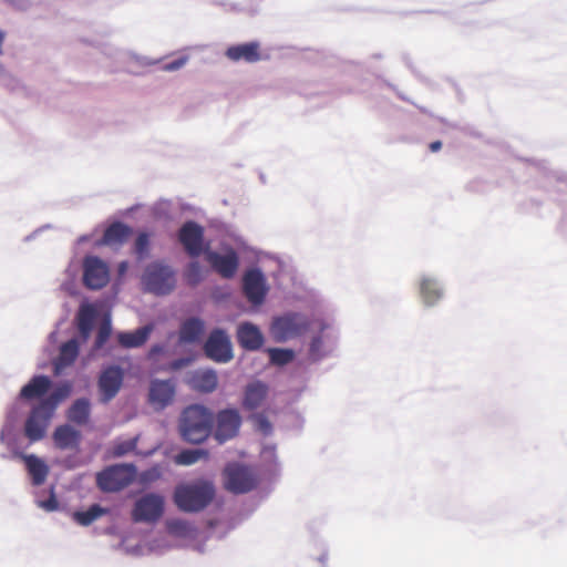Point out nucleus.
Here are the masks:
<instances>
[{
  "label": "nucleus",
  "mask_w": 567,
  "mask_h": 567,
  "mask_svg": "<svg viewBox=\"0 0 567 567\" xmlns=\"http://www.w3.org/2000/svg\"><path fill=\"white\" fill-rule=\"evenodd\" d=\"M270 362L275 365H285L292 361L295 353L290 349L269 348L267 350Z\"/></svg>",
  "instance_id": "37"
},
{
  "label": "nucleus",
  "mask_w": 567,
  "mask_h": 567,
  "mask_svg": "<svg viewBox=\"0 0 567 567\" xmlns=\"http://www.w3.org/2000/svg\"><path fill=\"white\" fill-rule=\"evenodd\" d=\"M441 147H442V142L441 141H434V142H432L429 145L430 151L433 152V153L440 151Z\"/></svg>",
  "instance_id": "54"
},
{
  "label": "nucleus",
  "mask_w": 567,
  "mask_h": 567,
  "mask_svg": "<svg viewBox=\"0 0 567 567\" xmlns=\"http://www.w3.org/2000/svg\"><path fill=\"white\" fill-rule=\"evenodd\" d=\"M91 414V403L86 398L76 399L66 412V417L70 422L76 425H84L87 423Z\"/></svg>",
  "instance_id": "27"
},
{
  "label": "nucleus",
  "mask_w": 567,
  "mask_h": 567,
  "mask_svg": "<svg viewBox=\"0 0 567 567\" xmlns=\"http://www.w3.org/2000/svg\"><path fill=\"white\" fill-rule=\"evenodd\" d=\"M187 61H188V55H182L171 62L165 63L162 66V70L166 71V72L177 71V70L182 69L187 63Z\"/></svg>",
  "instance_id": "44"
},
{
  "label": "nucleus",
  "mask_w": 567,
  "mask_h": 567,
  "mask_svg": "<svg viewBox=\"0 0 567 567\" xmlns=\"http://www.w3.org/2000/svg\"><path fill=\"white\" fill-rule=\"evenodd\" d=\"M168 532L178 537H190L195 533V527L184 519H172L167 523Z\"/></svg>",
  "instance_id": "35"
},
{
  "label": "nucleus",
  "mask_w": 567,
  "mask_h": 567,
  "mask_svg": "<svg viewBox=\"0 0 567 567\" xmlns=\"http://www.w3.org/2000/svg\"><path fill=\"white\" fill-rule=\"evenodd\" d=\"M186 280L189 285H197L199 284L204 278V269L199 265L198 261H190L186 272H185Z\"/></svg>",
  "instance_id": "39"
},
{
  "label": "nucleus",
  "mask_w": 567,
  "mask_h": 567,
  "mask_svg": "<svg viewBox=\"0 0 567 567\" xmlns=\"http://www.w3.org/2000/svg\"><path fill=\"white\" fill-rule=\"evenodd\" d=\"M103 53L112 59L115 60L121 65H126L128 68V64L134 62L138 65H152L156 63V61L148 59L147 56L138 55L131 51L120 50L111 45H106L103 49Z\"/></svg>",
  "instance_id": "26"
},
{
  "label": "nucleus",
  "mask_w": 567,
  "mask_h": 567,
  "mask_svg": "<svg viewBox=\"0 0 567 567\" xmlns=\"http://www.w3.org/2000/svg\"><path fill=\"white\" fill-rule=\"evenodd\" d=\"M175 395V384L172 380L155 379L150 384L148 400L158 409L171 404Z\"/></svg>",
  "instance_id": "14"
},
{
  "label": "nucleus",
  "mask_w": 567,
  "mask_h": 567,
  "mask_svg": "<svg viewBox=\"0 0 567 567\" xmlns=\"http://www.w3.org/2000/svg\"><path fill=\"white\" fill-rule=\"evenodd\" d=\"M51 226L50 225H45V226H42L40 228H38L37 230H34L33 233H31L30 235H28L25 238H24V241H30L32 239H34L37 237L38 234H40L43 229H48L50 228Z\"/></svg>",
  "instance_id": "52"
},
{
  "label": "nucleus",
  "mask_w": 567,
  "mask_h": 567,
  "mask_svg": "<svg viewBox=\"0 0 567 567\" xmlns=\"http://www.w3.org/2000/svg\"><path fill=\"white\" fill-rule=\"evenodd\" d=\"M238 266L239 257L234 249H228L225 254L215 252V272L223 278L231 279L235 277Z\"/></svg>",
  "instance_id": "23"
},
{
  "label": "nucleus",
  "mask_w": 567,
  "mask_h": 567,
  "mask_svg": "<svg viewBox=\"0 0 567 567\" xmlns=\"http://www.w3.org/2000/svg\"><path fill=\"white\" fill-rule=\"evenodd\" d=\"M134 464H114L96 474V485L102 492H118L128 486L135 478Z\"/></svg>",
  "instance_id": "4"
},
{
  "label": "nucleus",
  "mask_w": 567,
  "mask_h": 567,
  "mask_svg": "<svg viewBox=\"0 0 567 567\" xmlns=\"http://www.w3.org/2000/svg\"><path fill=\"white\" fill-rule=\"evenodd\" d=\"M112 334V322L110 318L104 319L99 326L97 333L92 347L94 352L100 351Z\"/></svg>",
  "instance_id": "36"
},
{
  "label": "nucleus",
  "mask_w": 567,
  "mask_h": 567,
  "mask_svg": "<svg viewBox=\"0 0 567 567\" xmlns=\"http://www.w3.org/2000/svg\"><path fill=\"white\" fill-rule=\"evenodd\" d=\"M213 501V482L196 481L181 484L174 492V503L185 513H196L204 509Z\"/></svg>",
  "instance_id": "3"
},
{
  "label": "nucleus",
  "mask_w": 567,
  "mask_h": 567,
  "mask_svg": "<svg viewBox=\"0 0 567 567\" xmlns=\"http://www.w3.org/2000/svg\"><path fill=\"white\" fill-rule=\"evenodd\" d=\"M194 361H195V355H187V357L178 358L176 360H173L169 363V369L172 371H178L185 367L190 365Z\"/></svg>",
  "instance_id": "46"
},
{
  "label": "nucleus",
  "mask_w": 567,
  "mask_h": 567,
  "mask_svg": "<svg viewBox=\"0 0 567 567\" xmlns=\"http://www.w3.org/2000/svg\"><path fill=\"white\" fill-rule=\"evenodd\" d=\"M237 340L241 348L249 351L259 350L264 344V336L260 329L250 322L239 324Z\"/></svg>",
  "instance_id": "17"
},
{
  "label": "nucleus",
  "mask_w": 567,
  "mask_h": 567,
  "mask_svg": "<svg viewBox=\"0 0 567 567\" xmlns=\"http://www.w3.org/2000/svg\"><path fill=\"white\" fill-rule=\"evenodd\" d=\"M38 507L44 509L45 512H54L59 507V503L56 501L53 488L50 489V496L48 499H37Z\"/></svg>",
  "instance_id": "43"
},
{
  "label": "nucleus",
  "mask_w": 567,
  "mask_h": 567,
  "mask_svg": "<svg viewBox=\"0 0 567 567\" xmlns=\"http://www.w3.org/2000/svg\"><path fill=\"white\" fill-rule=\"evenodd\" d=\"M154 330V324H145L134 331H118L116 339L120 346L125 349L140 348L146 343Z\"/></svg>",
  "instance_id": "19"
},
{
  "label": "nucleus",
  "mask_w": 567,
  "mask_h": 567,
  "mask_svg": "<svg viewBox=\"0 0 567 567\" xmlns=\"http://www.w3.org/2000/svg\"><path fill=\"white\" fill-rule=\"evenodd\" d=\"M208 455L209 452L205 449H186L174 456V463L182 466H189L208 457Z\"/></svg>",
  "instance_id": "33"
},
{
  "label": "nucleus",
  "mask_w": 567,
  "mask_h": 567,
  "mask_svg": "<svg viewBox=\"0 0 567 567\" xmlns=\"http://www.w3.org/2000/svg\"><path fill=\"white\" fill-rule=\"evenodd\" d=\"M269 392V386L262 381H254L246 385L241 405L247 411L257 410L262 405Z\"/></svg>",
  "instance_id": "16"
},
{
  "label": "nucleus",
  "mask_w": 567,
  "mask_h": 567,
  "mask_svg": "<svg viewBox=\"0 0 567 567\" xmlns=\"http://www.w3.org/2000/svg\"><path fill=\"white\" fill-rule=\"evenodd\" d=\"M81 343L83 342L74 337L60 347L59 355L53 362L55 373H60L76 360Z\"/></svg>",
  "instance_id": "22"
},
{
  "label": "nucleus",
  "mask_w": 567,
  "mask_h": 567,
  "mask_svg": "<svg viewBox=\"0 0 567 567\" xmlns=\"http://www.w3.org/2000/svg\"><path fill=\"white\" fill-rule=\"evenodd\" d=\"M130 234L131 228L128 226L121 221H115L105 229L101 244L109 246L122 244L126 240Z\"/></svg>",
  "instance_id": "29"
},
{
  "label": "nucleus",
  "mask_w": 567,
  "mask_h": 567,
  "mask_svg": "<svg viewBox=\"0 0 567 567\" xmlns=\"http://www.w3.org/2000/svg\"><path fill=\"white\" fill-rule=\"evenodd\" d=\"M124 373L121 367L110 365L104 369L99 378L97 385L101 392V402L107 403L116 396L122 384Z\"/></svg>",
  "instance_id": "12"
},
{
  "label": "nucleus",
  "mask_w": 567,
  "mask_h": 567,
  "mask_svg": "<svg viewBox=\"0 0 567 567\" xmlns=\"http://www.w3.org/2000/svg\"><path fill=\"white\" fill-rule=\"evenodd\" d=\"M87 240H89V236H87V235H83V236H81V237L78 239V243H79V244H83V243H85V241H87Z\"/></svg>",
  "instance_id": "57"
},
{
  "label": "nucleus",
  "mask_w": 567,
  "mask_h": 567,
  "mask_svg": "<svg viewBox=\"0 0 567 567\" xmlns=\"http://www.w3.org/2000/svg\"><path fill=\"white\" fill-rule=\"evenodd\" d=\"M53 414L39 403L33 406L24 423V435L35 443L44 439Z\"/></svg>",
  "instance_id": "9"
},
{
  "label": "nucleus",
  "mask_w": 567,
  "mask_h": 567,
  "mask_svg": "<svg viewBox=\"0 0 567 567\" xmlns=\"http://www.w3.org/2000/svg\"><path fill=\"white\" fill-rule=\"evenodd\" d=\"M110 281V269L104 260L89 255L83 259V284L90 290H100Z\"/></svg>",
  "instance_id": "7"
},
{
  "label": "nucleus",
  "mask_w": 567,
  "mask_h": 567,
  "mask_svg": "<svg viewBox=\"0 0 567 567\" xmlns=\"http://www.w3.org/2000/svg\"><path fill=\"white\" fill-rule=\"evenodd\" d=\"M178 239L190 257L203 252L204 229L196 221L188 220L179 229Z\"/></svg>",
  "instance_id": "13"
},
{
  "label": "nucleus",
  "mask_w": 567,
  "mask_h": 567,
  "mask_svg": "<svg viewBox=\"0 0 567 567\" xmlns=\"http://www.w3.org/2000/svg\"><path fill=\"white\" fill-rule=\"evenodd\" d=\"M308 329L309 321L307 318L300 313L291 312L275 318L270 331L277 342H285L303 334Z\"/></svg>",
  "instance_id": "6"
},
{
  "label": "nucleus",
  "mask_w": 567,
  "mask_h": 567,
  "mask_svg": "<svg viewBox=\"0 0 567 567\" xmlns=\"http://www.w3.org/2000/svg\"><path fill=\"white\" fill-rule=\"evenodd\" d=\"M213 414L199 404L185 408L178 420L181 437L190 444L204 442L212 432Z\"/></svg>",
  "instance_id": "1"
},
{
  "label": "nucleus",
  "mask_w": 567,
  "mask_h": 567,
  "mask_svg": "<svg viewBox=\"0 0 567 567\" xmlns=\"http://www.w3.org/2000/svg\"><path fill=\"white\" fill-rule=\"evenodd\" d=\"M71 390L72 386L69 382L61 383L47 398L42 399L39 404L54 415L58 405L70 395Z\"/></svg>",
  "instance_id": "28"
},
{
  "label": "nucleus",
  "mask_w": 567,
  "mask_h": 567,
  "mask_svg": "<svg viewBox=\"0 0 567 567\" xmlns=\"http://www.w3.org/2000/svg\"><path fill=\"white\" fill-rule=\"evenodd\" d=\"M252 421L255 423L256 429L261 432L264 435H269L272 432V425L264 414H254Z\"/></svg>",
  "instance_id": "40"
},
{
  "label": "nucleus",
  "mask_w": 567,
  "mask_h": 567,
  "mask_svg": "<svg viewBox=\"0 0 567 567\" xmlns=\"http://www.w3.org/2000/svg\"><path fill=\"white\" fill-rule=\"evenodd\" d=\"M189 386L199 392L213 391V369L196 370L187 378Z\"/></svg>",
  "instance_id": "30"
},
{
  "label": "nucleus",
  "mask_w": 567,
  "mask_h": 567,
  "mask_svg": "<svg viewBox=\"0 0 567 567\" xmlns=\"http://www.w3.org/2000/svg\"><path fill=\"white\" fill-rule=\"evenodd\" d=\"M231 358L233 349L230 341L221 330L215 329V362H228Z\"/></svg>",
  "instance_id": "31"
},
{
  "label": "nucleus",
  "mask_w": 567,
  "mask_h": 567,
  "mask_svg": "<svg viewBox=\"0 0 567 567\" xmlns=\"http://www.w3.org/2000/svg\"><path fill=\"white\" fill-rule=\"evenodd\" d=\"M225 488L235 494H245L258 485V476L252 467L233 463L224 471Z\"/></svg>",
  "instance_id": "5"
},
{
  "label": "nucleus",
  "mask_w": 567,
  "mask_h": 567,
  "mask_svg": "<svg viewBox=\"0 0 567 567\" xmlns=\"http://www.w3.org/2000/svg\"><path fill=\"white\" fill-rule=\"evenodd\" d=\"M321 344H322V339L321 337H315L311 341V344H310V352L311 354L316 355L320 348H321Z\"/></svg>",
  "instance_id": "49"
},
{
  "label": "nucleus",
  "mask_w": 567,
  "mask_h": 567,
  "mask_svg": "<svg viewBox=\"0 0 567 567\" xmlns=\"http://www.w3.org/2000/svg\"><path fill=\"white\" fill-rule=\"evenodd\" d=\"M97 317L95 307L91 303H83L80 306L75 323L78 329V337L82 342H86L94 328V323Z\"/></svg>",
  "instance_id": "15"
},
{
  "label": "nucleus",
  "mask_w": 567,
  "mask_h": 567,
  "mask_svg": "<svg viewBox=\"0 0 567 567\" xmlns=\"http://www.w3.org/2000/svg\"><path fill=\"white\" fill-rule=\"evenodd\" d=\"M118 268H120V272H124L127 268V264L125 261H123L120 264Z\"/></svg>",
  "instance_id": "58"
},
{
  "label": "nucleus",
  "mask_w": 567,
  "mask_h": 567,
  "mask_svg": "<svg viewBox=\"0 0 567 567\" xmlns=\"http://www.w3.org/2000/svg\"><path fill=\"white\" fill-rule=\"evenodd\" d=\"M241 425V416L236 409L219 411L215 416V440L224 443L237 436Z\"/></svg>",
  "instance_id": "10"
},
{
  "label": "nucleus",
  "mask_w": 567,
  "mask_h": 567,
  "mask_svg": "<svg viewBox=\"0 0 567 567\" xmlns=\"http://www.w3.org/2000/svg\"><path fill=\"white\" fill-rule=\"evenodd\" d=\"M21 461L24 463L25 471L32 485L41 486L44 484L50 472V467L47 462L35 454H27Z\"/></svg>",
  "instance_id": "18"
},
{
  "label": "nucleus",
  "mask_w": 567,
  "mask_h": 567,
  "mask_svg": "<svg viewBox=\"0 0 567 567\" xmlns=\"http://www.w3.org/2000/svg\"><path fill=\"white\" fill-rule=\"evenodd\" d=\"M420 292L423 301L429 306L435 303L442 297L437 282L431 278H423L421 280Z\"/></svg>",
  "instance_id": "34"
},
{
  "label": "nucleus",
  "mask_w": 567,
  "mask_h": 567,
  "mask_svg": "<svg viewBox=\"0 0 567 567\" xmlns=\"http://www.w3.org/2000/svg\"><path fill=\"white\" fill-rule=\"evenodd\" d=\"M107 508L102 507L99 504H92L85 511H76L73 514V519L81 526H89L94 520L107 513Z\"/></svg>",
  "instance_id": "32"
},
{
  "label": "nucleus",
  "mask_w": 567,
  "mask_h": 567,
  "mask_svg": "<svg viewBox=\"0 0 567 567\" xmlns=\"http://www.w3.org/2000/svg\"><path fill=\"white\" fill-rule=\"evenodd\" d=\"M7 1L20 9H25L32 2V0H7Z\"/></svg>",
  "instance_id": "50"
},
{
  "label": "nucleus",
  "mask_w": 567,
  "mask_h": 567,
  "mask_svg": "<svg viewBox=\"0 0 567 567\" xmlns=\"http://www.w3.org/2000/svg\"><path fill=\"white\" fill-rule=\"evenodd\" d=\"M14 436L17 435L14 433L13 419L11 416H8L7 421L4 422L0 430V444L13 439Z\"/></svg>",
  "instance_id": "42"
},
{
  "label": "nucleus",
  "mask_w": 567,
  "mask_h": 567,
  "mask_svg": "<svg viewBox=\"0 0 567 567\" xmlns=\"http://www.w3.org/2000/svg\"><path fill=\"white\" fill-rule=\"evenodd\" d=\"M52 381L48 375L37 374L23 385L19 392L20 400H34L42 398L50 390Z\"/></svg>",
  "instance_id": "21"
},
{
  "label": "nucleus",
  "mask_w": 567,
  "mask_h": 567,
  "mask_svg": "<svg viewBox=\"0 0 567 567\" xmlns=\"http://www.w3.org/2000/svg\"><path fill=\"white\" fill-rule=\"evenodd\" d=\"M141 285L144 292L167 296L176 288L177 271L163 260L152 261L144 268Z\"/></svg>",
  "instance_id": "2"
},
{
  "label": "nucleus",
  "mask_w": 567,
  "mask_h": 567,
  "mask_svg": "<svg viewBox=\"0 0 567 567\" xmlns=\"http://www.w3.org/2000/svg\"><path fill=\"white\" fill-rule=\"evenodd\" d=\"M150 238L146 233H141L135 240V252L142 259L148 251Z\"/></svg>",
  "instance_id": "41"
},
{
  "label": "nucleus",
  "mask_w": 567,
  "mask_h": 567,
  "mask_svg": "<svg viewBox=\"0 0 567 567\" xmlns=\"http://www.w3.org/2000/svg\"><path fill=\"white\" fill-rule=\"evenodd\" d=\"M226 56L235 62L255 63L261 60L260 45L258 42L233 45L227 49Z\"/></svg>",
  "instance_id": "20"
},
{
  "label": "nucleus",
  "mask_w": 567,
  "mask_h": 567,
  "mask_svg": "<svg viewBox=\"0 0 567 567\" xmlns=\"http://www.w3.org/2000/svg\"><path fill=\"white\" fill-rule=\"evenodd\" d=\"M2 445L10 452H12V455L13 456H18L19 460H22L23 456H25L27 454L23 453L20 449V445L18 443V439L17 436H14L13 439L11 440H8L7 442L2 443Z\"/></svg>",
  "instance_id": "45"
},
{
  "label": "nucleus",
  "mask_w": 567,
  "mask_h": 567,
  "mask_svg": "<svg viewBox=\"0 0 567 567\" xmlns=\"http://www.w3.org/2000/svg\"><path fill=\"white\" fill-rule=\"evenodd\" d=\"M243 291L252 305H261L268 292L266 277L258 268L249 269L243 277Z\"/></svg>",
  "instance_id": "11"
},
{
  "label": "nucleus",
  "mask_w": 567,
  "mask_h": 567,
  "mask_svg": "<svg viewBox=\"0 0 567 567\" xmlns=\"http://www.w3.org/2000/svg\"><path fill=\"white\" fill-rule=\"evenodd\" d=\"M204 352L208 359L213 360V332L206 338L204 343Z\"/></svg>",
  "instance_id": "48"
},
{
  "label": "nucleus",
  "mask_w": 567,
  "mask_h": 567,
  "mask_svg": "<svg viewBox=\"0 0 567 567\" xmlns=\"http://www.w3.org/2000/svg\"><path fill=\"white\" fill-rule=\"evenodd\" d=\"M61 289L64 290L65 292H68L69 295H74L75 293L74 284L70 282V281H66V282L62 284L61 285Z\"/></svg>",
  "instance_id": "51"
},
{
  "label": "nucleus",
  "mask_w": 567,
  "mask_h": 567,
  "mask_svg": "<svg viewBox=\"0 0 567 567\" xmlns=\"http://www.w3.org/2000/svg\"><path fill=\"white\" fill-rule=\"evenodd\" d=\"M137 442H138V436H134L128 440L115 441L113 444V447H112L113 456L122 457V456L128 454L130 452H133L137 446Z\"/></svg>",
  "instance_id": "38"
},
{
  "label": "nucleus",
  "mask_w": 567,
  "mask_h": 567,
  "mask_svg": "<svg viewBox=\"0 0 567 567\" xmlns=\"http://www.w3.org/2000/svg\"><path fill=\"white\" fill-rule=\"evenodd\" d=\"M163 511V497L157 494L150 493L135 502L132 517L136 523H152L156 522L162 516Z\"/></svg>",
  "instance_id": "8"
},
{
  "label": "nucleus",
  "mask_w": 567,
  "mask_h": 567,
  "mask_svg": "<svg viewBox=\"0 0 567 567\" xmlns=\"http://www.w3.org/2000/svg\"><path fill=\"white\" fill-rule=\"evenodd\" d=\"M165 351V346L162 344V343H155L153 344L150 350H148V358L150 359H155L157 358L158 355L163 354Z\"/></svg>",
  "instance_id": "47"
},
{
  "label": "nucleus",
  "mask_w": 567,
  "mask_h": 567,
  "mask_svg": "<svg viewBox=\"0 0 567 567\" xmlns=\"http://www.w3.org/2000/svg\"><path fill=\"white\" fill-rule=\"evenodd\" d=\"M204 321L197 317L186 319L179 328L178 343L190 344L197 342L204 333Z\"/></svg>",
  "instance_id": "24"
},
{
  "label": "nucleus",
  "mask_w": 567,
  "mask_h": 567,
  "mask_svg": "<svg viewBox=\"0 0 567 567\" xmlns=\"http://www.w3.org/2000/svg\"><path fill=\"white\" fill-rule=\"evenodd\" d=\"M0 458H1L2 461H10V460H16V458H18V456H13V455H12V452H10V451H8V450H7L6 452H1V453H0Z\"/></svg>",
  "instance_id": "53"
},
{
  "label": "nucleus",
  "mask_w": 567,
  "mask_h": 567,
  "mask_svg": "<svg viewBox=\"0 0 567 567\" xmlns=\"http://www.w3.org/2000/svg\"><path fill=\"white\" fill-rule=\"evenodd\" d=\"M205 257L213 265V251L206 250L205 251Z\"/></svg>",
  "instance_id": "56"
},
{
  "label": "nucleus",
  "mask_w": 567,
  "mask_h": 567,
  "mask_svg": "<svg viewBox=\"0 0 567 567\" xmlns=\"http://www.w3.org/2000/svg\"><path fill=\"white\" fill-rule=\"evenodd\" d=\"M52 439L58 449L69 450L79 445L81 433L71 425L63 424L55 427Z\"/></svg>",
  "instance_id": "25"
},
{
  "label": "nucleus",
  "mask_w": 567,
  "mask_h": 567,
  "mask_svg": "<svg viewBox=\"0 0 567 567\" xmlns=\"http://www.w3.org/2000/svg\"><path fill=\"white\" fill-rule=\"evenodd\" d=\"M6 39V32L0 29V56L3 54V42Z\"/></svg>",
  "instance_id": "55"
}]
</instances>
